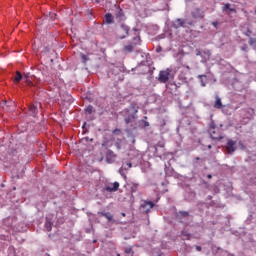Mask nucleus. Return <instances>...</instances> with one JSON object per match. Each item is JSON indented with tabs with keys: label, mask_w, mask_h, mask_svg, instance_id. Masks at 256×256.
<instances>
[{
	"label": "nucleus",
	"mask_w": 256,
	"mask_h": 256,
	"mask_svg": "<svg viewBox=\"0 0 256 256\" xmlns=\"http://www.w3.org/2000/svg\"><path fill=\"white\" fill-rule=\"evenodd\" d=\"M27 85H31V81H26Z\"/></svg>",
	"instance_id": "cd10ccee"
},
{
	"label": "nucleus",
	"mask_w": 256,
	"mask_h": 256,
	"mask_svg": "<svg viewBox=\"0 0 256 256\" xmlns=\"http://www.w3.org/2000/svg\"><path fill=\"white\" fill-rule=\"evenodd\" d=\"M133 48H134V46L131 45V44H129V45H126V46L124 47V51H125L126 53H131V51H133Z\"/></svg>",
	"instance_id": "9d476101"
},
{
	"label": "nucleus",
	"mask_w": 256,
	"mask_h": 256,
	"mask_svg": "<svg viewBox=\"0 0 256 256\" xmlns=\"http://www.w3.org/2000/svg\"><path fill=\"white\" fill-rule=\"evenodd\" d=\"M215 103H214V108L215 109H223V102H221V98L218 96V95H216L215 96Z\"/></svg>",
	"instance_id": "39448f33"
},
{
	"label": "nucleus",
	"mask_w": 256,
	"mask_h": 256,
	"mask_svg": "<svg viewBox=\"0 0 256 256\" xmlns=\"http://www.w3.org/2000/svg\"><path fill=\"white\" fill-rule=\"evenodd\" d=\"M126 253L129 255V254L133 253V250L131 248H128V249H126Z\"/></svg>",
	"instance_id": "6ab92c4d"
},
{
	"label": "nucleus",
	"mask_w": 256,
	"mask_h": 256,
	"mask_svg": "<svg viewBox=\"0 0 256 256\" xmlns=\"http://www.w3.org/2000/svg\"><path fill=\"white\" fill-rule=\"evenodd\" d=\"M211 137L213 138V139H223V137H221V136H215V135H213V133L211 134Z\"/></svg>",
	"instance_id": "f3484780"
},
{
	"label": "nucleus",
	"mask_w": 256,
	"mask_h": 256,
	"mask_svg": "<svg viewBox=\"0 0 256 256\" xmlns=\"http://www.w3.org/2000/svg\"><path fill=\"white\" fill-rule=\"evenodd\" d=\"M226 149L228 153H234L235 152V142L233 140H229L227 142Z\"/></svg>",
	"instance_id": "20e7f679"
},
{
	"label": "nucleus",
	"mask_w": 256,
	"mask_h": 256,
	"mask_svg": "<svg viewBox=\"0 0 256 256\" xmlns=\"http://www.w3.org/2000/svg\"><path fill=\"white\" fill-rule=\"evenodd\" d=\"M126 167L127 169H131L133 167V164H131V162H127Z\"/></svg>",
	"instance_id": "a211bd4d"
},
{
	"label": "nucleus",
	"mask_w": 256,
	"mask_h": 256,
	"mask_svg": "<svg viewBox=\"0 0 256 256\" xmlns=\"http://www.w3.org/2000/svg\"><path fill=\"white\" fill-rule=\"evenodd\" d=\"M212 177H213V176H212L211 174H208V175H207V178H208V179H212Z\"/></svg>",
	"instance_id": "393cba45"
},
{
	"label": "nucleus",
	"mask_w": 256,
	"mask_h": 256,
	"mask_svg": "<svg viewBox=\"0 0 256 256\" xmlns=\"http://www.w3.org/2000/svg\"><path fill=\"white\" fill-rule=\"evenodd\" d=\"M82 59H84V61H87V56L85 54H82Z\"/></svg>",
	"instance_id": "b1692460"
},
{
	"label": "nucleus",
	"mask_w": 256,
	"mask_h": 256,
	"mask_svg": "<svg viewBox=\"0 0 256 256\" xmlns=\"http://www.w3.org/2000/svg\"><path fill=\"white\" fill-rule=\"evenodd\" d=\"M196 13H201V10H199V9H196Z\"/></svg>",
	"instance_id": "bb28decb"
},
{
	"label": "nucleus",
	"mask_w": 256,
	"mask_h": 256,
	"mask_svg": "<svg viewBox=\"0 0 256 256\" xmlns=\"http://www.w3.org/2000/svg\"><path fill=\"white\" fill-rule=\"evenodd\" d=\"M86 113H89V115H91V113H93V106H88L86 108Z\"/></svg>",
	"instance_id": "ddd939ff"
},
{
	"label": "nucleus",
	"mask_w": 256,
	"mask_h": 256,
	"mask_svg": "<svg viewBox=\"0 0 256 256\" xmlns=\"http://www.w3.org/2000/svg\"><path fill=\"white\" fill-rule=\"evenodd\" d=\"M231 7V4H225L224 7H223V11H227L229 9L230 12L232 13H236L237 10H235V8H230Z\"/></svg>",
	"instance_id": "6e6552de"
},
{
	"label": "nucleus",
	"mask_w": 256,
	"mask_h": 256,
	"mask_svg": "<svg viewBox=\"0 0 256 256\" xmlns=\"http://www.w3.org/2000/svg\"><path fill=\"white\" fill-rule=\"evenodd\" d=\"M177 23H178V25H180L181 27H183V22L181 21V19H179V20L177 21Z\"/></svg>",
	"instance_id": "412c9836"
},
{
	"label": "nucleus",
	"mask_w": 256,
	"mask_h": 256,
	"mask_svg": "<svg viewBox=\"0 0 256 256\" xmlns=\"http://www.w3.org/2000/svg\"><path fill=\"white\" fill-rule=\"evenodd\" d=\"M248 33H251V31L248 30Z\"/></svg>",
	"instance_id": "7c9ffc66"
},
{
	"label": "nucleus",
	"mask_w": 256,
	"mask_h": 256,
	"mask_svg": "<svg viewBox=\"0 0 256 256\" xmlns=\"http://www.w3.org/2000/svg\"><path fill=\"white\" fill-rule=\"evenodd\" d=\"M182 239H184V240L191 239V234H187V232L183 231L182 232Z\"/></svg>",
	"instance_id": "9b49d317"
},
{
	"label": "nucleus",
	"mask_w": 256,
	"mask_h": 256,
	"mask_svg": "<svg viewBox=\"0 0 256 256\" xmlns=\"http://www.w3.org/2000/svg\"><path fill=\"white\" fill-rule=\"evenodd\" d=\"M38 112L39 111L37 109V104H31L29 106V113H30V115H33L35 117V115H37Z\"/></svg>",
	"instance_id": "423d86ee"
},
{
	"label": "nucleus",
	"mask_w": 256,
	"mask_h": 256,
	"mask_svg": "<svg viewBox=\"0 0 256 256\" xmlns=\"http://www.w3.org/2000/svg\"><path fill=\"white\" fill-rule=\"evenodd\" d=\"M134 45H139V43H141V38H139V37H136V38H134Z\"/></svg>",
	"instance_id": "4468645a"
},
{
	"label": "nucleus",
	"mask_w": 256,
	"mask_h": 256,
	"mask_svg": "<svg viewBox=\"0 0 256 256\" xmlns=\"http://www.w3.org/2000/svg\"><path fill=\"white\" fill-rule=\"evenodd\" d=\"M213 27H217L219 25V22H212Z\"/></svg>",
	"instance_id": "5701e85b"
},
{
	"label": "nucleus",
	"mask_w": 256,
	"mask_h": 256,
	"mask_svg": "<svg viewBox=\"0 0 256 256\" xmlns=\"http://www.w3.org/2000/svg\"><path fill=\"white\" fill-rule=\"evenodd\" d=\"M202 87H205V84H202Z\"/></svg>",
	"instance_id": "c756f323"
},
{
	"label": "nucleus",
	"mask_w": 256,
	"mask_h": 256,
	"mask_svg": "<svg viewBox=\"0 0 256 256\" xmlns=\"http://www.w3.org/2000/svg\"><path fill=\"white\" fill-rule=\"evenodd\" d=\"M103 216L106 217V219H108V221L113 220V215H111V213H104Z\"/></svg>",
	"instance_id": "f8f14e48"
},
{
	"label": "nucleus",
	"mask_w": 256,
	"mask_h": 256,
	"mask_svg": "<svg viewBox=\"0 0 256 256\" xmlns=\"http://www.w3.org/2000/svg\"><path fill=\"white\" fill-rule=\"evenodd\" d=\"M105 191H108V193H115V191H119V182L108 184L105 187Z\"/></svg>",
	"instance_id": "7ed1b4c3"
},
{
	"label": "nucleus",
	"mask_w": 256,
	"mask_h": 256,
	"mask_svg": "<svg viewBox=\"0 0 256 256\" xmlns=\"http://www.w3.org/2000/svg\"><path fill=\"white\" fill-rule=\"evenodd\" d=\"M170 75H171V70L169 69L160 71L158 81H160V83H167V81H169Z\"/></svg>",
	"instance_id": "f03ea898"
},
{
	"label": "nucleus",
	"mask_w": 256,
	"mask_h": 256,
	"mask_svg": "<svg viewBox=\"0 0 256 256\" xmlns=\"http://www.w3.org/2000/svg\"><path fill=\"white\" fill-rule=\"evenodd\" d=\"M104 22L107 23L108 25L113 23V15L112 14H106L104 17Z\"/></svg>",
	"instance_id": "0eeeda50"
},
{
	"label": "nucleus",
	"mask_w": 256,
	"mask_h": 256,
	"mask_svg": "<svg viewBox=\"0 0 256 256\" xmlns=\"http://www.w3.org/2000/svg\"><path fill=\"white\" fill-rule=\"evenodd\" d=\"M146 205H148V207H149L150 209H153V207H154L153 202H146Z\"/></svg>",
	"instance_id": "dca6fc26"
},
{
	"label": "nucleus",
	"mask_w": 256,
	"mask_h": 256,
	"mask_svg": "<svg viewBox=\"0 0 256 256\" xmlns=\"http://www.w3.org/2000/svg\"><path fill=\"white\" fill-rule=\"evenodd\" d=\"M21 79H23V76L21 75V72L17 71L16 75L14 77V82L19 83V81H21Z\"/></svg>",
	"instance_id": "1a4fd4ad"
},
{
	"label": "nucleus",
	"mask_w": 256,
	"mask_h": 256,
	"mask_svg": "<svg viewBox=\"0 0 256 256\" xmlns=\"http://www.w3.org/2000/svg\"><path fill=\"white\" fill-rule=\"evenodd\" d=\"M196 249H197L198 251H201V246H196Z\"/></svg>",
	"instance_id": "a878e982"
},
{
	"label": "nucleus",
	"mask_w": 256,
	"mask_h": 256,
	"mask_svg": "<svg viewBox=\"0 0 256 256\" xmlns=\"http://www.w3.org/2000/svg\"><path fill=\"white\" fill-rule=\"evenodd\" d=\"M46 227H47V230L50 231L51 230V223H46Z\"/></svg>",
	"instance_id": "aec40b11"
},
{
	"label": "nucleus",
	"mask_w": 256,
	"mask_h": 256,
	"mask_svg": "<svg viewBox=\"0 0 256 256\" xmlns=\"http://www.w3.org/2000/svg\"><path fill=\"white\" fill-rule=\"evenodd\" d=\"M181 217H189V212H180Z\"/></svg>",
	"instance_id": "2eb2a0df"
},
{
	"label": "nucleus",
	"mask_w": 256,
	"mask_h": 256,
	"mask_svg": "<svg viewBox=\"0 0 256 256\" xmlns=\"http://www.w3.org/2000/svg\"><path fill=\"white\" fill-rule=\"evenodd\" d=\"M129 35V26L126 24H121L119 29H118V37L120 39H125Z\"/></svg>",
	"instance_id": "f257e3e1"
},
{
	"label": "nucleus",
	"mask_w": 256,
	"mask_h": 256,
	"mask_svg": "<svg viewBox=\"0 0 256 256\" xmlns=\"http://www.w3.org/2000/svg\"><path fill=\"white\" fill-rule=\"evenodd\" d=\"M193 15H194V17H203V15H201V14H195V12H193Z\"/></svg>",
	"instance_id": "4be33fe9"
},
{
	"label": "nucleus",
	"mask_w": 256,
	"mask_h": 256,
	"mask_svg": "<svg viewBox=\"0 0 256 256\" xmlns=\"http://www.w3.org/2000/svg\"><path fill=\"white\" fill-rule=\"evenodd\" d=\"M122 216L125 217V213H123Z\"/></svg>",
	"instance_id": "c85d7f7f"
}]
</instances>
